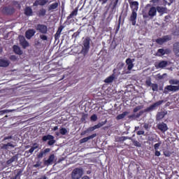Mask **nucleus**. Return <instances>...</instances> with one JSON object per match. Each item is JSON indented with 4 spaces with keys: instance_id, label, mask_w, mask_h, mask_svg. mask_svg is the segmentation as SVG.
<instances>
[{
    "instance_id": "nucleus-1",
    "label": "nucleus",
    "mask_w": 179,
    "mask_h": 179,
    "mask_svg": "<svg viewBox=\"0 0 179 179\" xmlns=\"http://www.w3.org/2000/svg\"><path fill=\"white\" fill-rule=\"evenodd\" d=\"M129 3L131 9V14L130 15L129 20L131 22L132 26H135L136 24V19H138L137 12L138 9H139V2L131 1V0H129Z\"/></svg>"
},
{
    "instance_id": "nucleus-2",
    "label": "nucleus",
    "mask_w": 179,
    "mask_h": 179,
    "mask_svg": "<svg viewBox=\"0 0 179 179\" xmlns=\"http://www.w3.org/2000/svg\"><path fill=\"white\" fill-rule=\"evenodd\" d=\"M163 103H164V100L158 101L154 103L153 104L150 105L149 107L145 108L144 110L139 111V113H137L136 115V118H139V117H141L143 114V113H150V111H153L154 110H156V108H157V107H159V106H162V104H163Z\"/></svg>"
},
{
    "instance_id": "nucleus-3",
    "label": "nucleus",
    "mask_w": 179,
    "mask_h": 179,
    "mask_svg": "<svg viewBox=\"0 0 179 179\" xmlns=\"http://www.w3.org/2000/svg\"><path fill=\"white\" fill-rule=\"evenodd\" d=\"M83 46L81 50V54H83V55H87L89 50H90V38H85V39L83 41Z\"/></svg>"
},
{
    "instance_id": "nucleus-4",
    "label": "nucleus",
    "mask_w": 179,
    "mask_h": 179,
    "mask_svg": "<svg viewBox=\"0 0 179 179\" xmlns=\"http://www.w3.org/2000/svg\"><path fill=\"white\" fill-rule=\"evenodd\" d=\"M157 15V10L156 9V7L152 6L148 10V13H143V19H149V17H151V19H153L155 16Z\"/></svg>"
},
{
    "instance_id": "nucleus-5",
    "label": "nucleus",
    "mask_w": 179,
    "mask_h": 179,
    "mask_svg": "<svg viewBox=\"0 0 179 179\" xmlns=\"http://www.w3.org/2000/svg\"><path fill=\"white\" fill-rule=\"evenodd\" d=\"M47 141H48V146H52V145H54L56 142L55 138L54 137V136L51 134H48L42 137L43 142H47Z\"/></svg>"
},
{
    "instance_id": "nucleus-6",
    "label": "nucleus",
    "mask_w": 179,
    "mask_h": 179,
    "mask_svg": "<svg viewBox=\"0 0 179 179\" xmlns=\"http://www.w3.org/2000/svg\"><path fill=\"white\" fill-rule=\"evenodd\" d=\"M83 176V169L80 168H76L73 169L71 173L72 179H79Z\"/></svg>"
},
{
    "instance_id": "nucleus-7",
    "label": "nucleus",
    "mask_w": 179,
    "mask_h": 179,
    "mask_svg": "<svg viewBox=\"0 0 179 179\" xmlns=\"http://www.w3.org/2000/svg\"><path fill=\"white\" fill-rule=\"evenodd\" d=\"M106 124H107V120H106L103 122H101L93 127H89L87 130L84 131V134H87V132H93V131L96 129H99V128H101V127H103V125H106Z\"/></svg>"
},
{
    "instance_id": "nucleus-8",
    "label": "nucleus",
    "mask_w": 179,
    "mask_h": 179,
    "mask_svg": "<svg viewBox=\"0 0 179 179\" xmlns=\"http://www.w3.org/2000/svg\"><path fill=\"white\" fill-rule=\"evenodd\" d=\"M36 30L39 31L41 34H47L48 32V27L45 24H38L35 26Z\"/></svg>"
},
{
    "instance_id": "nucleus-9",
    "label": "nucleus",
    "mask_w": 179,
    "mask_h": 179,
    "mask_svg": "<svg viewBox=\"0 0 179 179\" xmlns=\"http://www.w3.org/2000/svg\"><path fill=\"white\" fill-rule=\"evenodd\" d=\"M120 0H115L112 7L110 8V10L109 12V15L107 17V20H113V17L114 16V13H115V9H117V6L118 5V2Z\"/></svg>"
},
{
    "instance_id": "nucleus-10",
    "label": "nucleus",
    "mask_w": 179,
    "mask_h": 179,
    "mask_svg": "<svg viewBox=\"0 0 179 179\" xmlns=\"http://www.w3.org/2000/svg\"><path fill=\"white\" fill-rule=\"evenodd\" d=\"M145 85L148 87H151L152 92H159V85L156 83H152V78H148L145 81Z\"/></svg>"
},
{
    "instance_id": "nucleus-11",
    "label": "nucleus",
    "mask_w": 179,
    "mask_h": 179,
    "mask_svg": "<svg viewBox=\"0 0 179 179\" xmlns=\"http://www.w3.org/2000/svg\"><path fill=\"white\" fill-rule=\"evenodd\" d=\"M171 35H166V36H164L162 38H157L155 41L157 44H159V45H162V44H164V43H167V41H171Z\"/></svg>"
},
{
    "instance_id": "nucleus-12",
    "label": "nucleus",
    "mask_w": 179,
    "mask_h": 179,
    "mask_svg": "<svg viewBox=\"0 0 179 179\" xmlns=\"http://www.w3.org/2000/svg\"><path fill=\"white\" fill-rule=\"evenodd\" d=\"M170 52H171V50H170V49L169 48H161V49H158L157 52L156 53V56L157 57H163L164 55H169V54H170Z\"/></svg>"
},
{
    "instance_id": "nucleus-13",
    "label": "nucleus",
    "mask_w": 179,
    "mask_h": 179,
    "mask_svg": "<svg viewBox=\"0 0 179 179\" xmlns=\"http://www.w3.org/2000/svg\"><path fill=\"white\" fill-rule=\"evenodd\" d=\"M178 90H179V86L168 85V86L165 87L164 93L165 94H167L169 93V92H177Z\"/></svg>"
},
{
    "instance_id": "nucleus-14",
    "label": "nucleus",
    "mask_w": 179,
    "mask_h": 179,
    "mask_svg": "<svg viewBox=\"0 0 179 179\" xmlns=\"http://www.w3.org/2000/svg\"><path fill=\"white\" fill-rule=\"evenodd\" d=\"M2 11L4 15H13L15 13V9L9 6L4 7Z\"/></svg>"
},
{
    "instance_id": "nucleus-15",
    "label": "nucleus",
    "mask_w": 179,
    "mask_h": 179,
    "mask_svg": "<svg viewBox=\"0 0 179 179\" xmlns=\"http://www.w3.org/2000/svg\"><path fill=\"white\" fill-rule=\"evenodd\" d=\"M134 62H135V59L127 58L126 59V64L127 65L128 71H132V69L134 66Z\"/></svg>"
},
{
    "instance_id": "nucleus-16",
    "label": "nucleus",
    "mask_w": 179,
    "mask_h": 179,
    "mask_svg": "<svg viewBox=\"0 0 179 179\" xmlns=\"http://www.w3.org/2000/svg\"><path fill=\"white\" fill-rule=\"evenodd\" d=\"M36 34V30L34 29H28L25 32V37L27 40H31V37H33Z\"/></svg>"
},
{
    "instance_id": "nucleus-17",
    "label": "nucleus",
    "mask_w": 179,
    "mask_h": 179,
    "mask_svg": "<svg viewBox=\"0 0 179 179\" xmlns=\"http://www.w3.org/2000/svg\"><path fill=\"white\" fill-rule=\"evenodd\" d=\"M157 128L158 129H159L160 131L163 132V134H164V132H166V131L169 129V127H167V124L164 122L159 123L157 124Z\"/></svg>"
},
{
    "instance_id": "nucleus-18",
    "label": "nucleus",
    "mask_w": 179,
    "mask_h": 179,
    "mask_svg": "<svg viewBox=\"0 0 179 179\" xmlns=\"http://www.w3.org/2000/svg\"><path fill=\"white\" fill-rule=\"evenodd\" d=\"M48 3V0H36L33 4V6H44Z\"/></svg>"
},
{
    "instance_id": "nucleus-19",
    "label": "nucleus",
    "mask_w": 179,
    "mask_h": 179,
    "mask_svg": "<svg viewBox=\"0 0 179 179\" xmlns=\"http://www.w3.org/2000/svg\"><path fill=\"white\" fill-rule=\"evenodd\" d=\"M115 71H117V69H113V74L106 78L105 83H112V82H114V79H115Z\"/></svg>"
},
{
    "instance_id": "nucleus-20",
    "label": "nucleus",
    "mask_w": 179,
    "mask_h": 179,
    "mask_svg": "<svg viewBox=\"0 0 179 179\" xmlns=\"http://www.w3.org/2000/svg\"><path fill=\"white\" fill-rule=\"evenodd\" d=\"M97 136L96 134H93L91 136H89L87 137H85L80 140V143H86V142L90 141V139H94V138H96Z\"/></svg>"
},
{
    "instance_id": "nucleus-21",
    "label": "nucleus",
    "mask_w": 179,
    "mask_h": 179,
    "mask_svg": "<svg viewBox=\"0 0 179 179\" xmlns=\"http://www.w3.org/2000/svg\"><path fill=\"white\" fill-rule=\"evenodd\" d=\"M54 159H55V155L54 154L50 155L48 160L44 161L45 166H50L54 162Z\"/></svg>"
},
{
    "instance_id": "nucleus-22",
    "label": "nucleus",
    "mask_w": 179,
    "mask_h": 179,
    "mask_svg": "<svg viewBox=\"0 0 179 179\" xmlns=\"http://www.w3.org/2000/svg\"><path fill=\"white\" fill-rule=\"evenodd\" d=\"M13 50L15 54H17V55H23V51L22 50V49H20V47H19L17 45H13Z\"/></svg>"
},
{
    "instance_id": "nucleus-23",
    "label": "nucleus",
    "mask_w": 179,
    "mask_h": 179,
    "mask_svg": "<svg viewBox=\"0 0 179 179\" xmlns=\"http://www.w3.org/2000/svg\"><path fill=\"white\" fill-rule=\"evenodd\" d=\"M24 15L26 16H32L33 15V9H31V7L27 6L24 9Z\"/></svg>"
},
{
    "instance_id": "nucleus-24",
    "label": "nucleus",
    "mask_w": 179,
    "mask_h": 179,
    "mask_svg": "<svg viewBox=\"0 0 179 179\" xmlns=\"http://www.w3.org/2000/svg\"><path fill=\"white\" fill-rule=\"evenodd\" d=\"M173 52L177 57H179V42H176L173 44Z\"/></svg>"
},
{
    "instance_id": "nucleus-25",
    "label": "nucleus",
    "mask_w": 179,
    "mask_h": 179,
    "mask_svg": "<svg viewBox=\"0 0 179 179\" xmlns=\"http://www.w3.org/2000/svg\"><path fill=\"white\" fill-rule=\"evenodd\" d=\"M10 62L8 60H5L3 59H0V66L2 68H6L8 65H10Z\"/></svg>"
},
{
    "instance_id": "nucleus-26",
    "label": "nucleus",
    "mask_w": 179,
    "mask_h": 179,
    "mask_svg": "<svg viewBox=\"0 0 179 179\" xmlns=\"http://www.w3.org/2000/svg\"><path fill=\"white\" fill-rule=\"evenodd\" d=\"M78 8H76L71 13L67 16V20H71V19H72V17H73L74 16H78Z\"/></svg>"
},
{
    "instance_id": "nucleus-27",
    "label": "nucleus",
    "mask_w": 179,
    "mask_h": 179,
    "mask_svg": "<svg viewBox=\"0 0 179 179\" xmlns=\"http://www.w3.org/2000/svg\"><path fill=\"white\" fill-rule=\"evenodd\" d=\"M156 68L159 69V68H166L167 66V61H162L159 62L158 64L155 65Z\"/></svg>"
},
{
    "instance_id": "nucleus-28",
    "label": "nucleus",
    "mask_w": 179,
    "mask_h": 179,
    "mask_svg": "<svg viewBox=\"0 0 179 179\" xmlns=\"http://www.w3.org/2000/svg\"><path fill=\"white\" fill-rule=\"evenodd\" d=\"M155 8L158 13H162L163 15V13H166L167 12V8L166 7H162L158 6Z\"/></svg>"
},
{
    "instance_id": "nucleus-29",
    "label": "nucleus",
    "mask_w": 179,
    "mask_h": 179,
    "mask_svg": "<svg viewBox=\"0 0 179 179\" xmlns=\"http://www.w3.org/2000/svg\"><path fill=\"white\" fill-rule=\"evenodd\" d=\"M128 114H129V113H128V111H124L122 114L118 115L116 117V120H124V118L125 117H127V115H128Z\"/></svg>"
},
{
    "instance_id": "nucleus-30",
    "label": "nucleus",
    "mask_w": 179,
    "mask_h": 179,
    "mask_svg": "<svg viewBox=\"0 0 179 179\" xmlns=\"http://www.w3.org/2000/svg\"><path fill=\"white\" fill-rule=\"evenodd\" d=\"M58 6H59V3H58V2H55V3L50 4L48 6V10H54V9H57V8H58Z\"/></svg>"
},
{
    "instance_id": "nucleus-31",
    "label": "nucleus",
    "mask_w": 179,
    "mask_h": 179,
    "mask_svg": "<svg viewBox=\"0 0 179 179\" xmlns=\"http://www.w3.org/2000/svg\"><path fill=\"white\" fill-rule=\"evenodd\" d=\"M9 146H10V148H15V145H13V144H12V143H8L7 144H3L1 147V149H3V150H8V149H9Z\"/></svg>"
},
{
    "instance_id": "nucleus-32",
    "label": "nucleus",
    "mask_w": 179,
    "mask_h": 179,
    "mask_svg": "<svg viewBox=\"0 0 179 179\" xmlns=\"http://www.w3.org/2000/svg\"><path fill=\"white\" fill-rule=\"evenodd\" d=\"M20 45H22V48H24V49L27 48V47H29V45H30L29 42L27 41H26V39H24V38L23 41H20Z\"/></svg>"
},
{
    "instance_id": "nucleus-33",
    "label": "nucleus",
    "mask_w": 179,
    "mask_h": 179,
    "mask_svg": "<svg viewBox=\"0 0 179 179\" xmlns=\"http://www.w3.org/2000/svg\"><path fill=\"white\" fill-rule=\"evenodd\" d=\"M46 13H47V10L45 8H41L38 10L37 15L40 17L41 16H45Z\"/></svg>"
},
{
    "instance_id": "nucleus-34",
    "label": "nucleus",
    "mask_w": 179,
    "mask_h": 179,
    "mask_svg": "<svg viewBox=\"0 0 179 179\" xmlns=\"http://www.w3.org/2000/svg\"><path fill=\"white\" fill-rule=\"evenodd\" d=\"M17 159H18L17 155H14L7 161V164H12V163H13V162H16Z\"/></svg>"
},
{
    "instance_id": "nucleus-35",
    "label": "nucleus",
    "mask_w": 179,
    "mask_h": 179,
    "mask_svg": "<svg viewBox=\"0 0 179 179\" xmlns=\"http://www.w3.org/2000/svg\"><path fill=\"white\" fill-rule=\"evenodd\" d=\"M36 149H38V145L37 144V143H34L33 144V146L29 150V153H33V152H34Z\"/></svg>"
},
{
    "instance_id": "nucleus-36",
    "label": "nucleus",
    "mask_w": 179,
    "mask_h": 179,
    "mask_svg": "<svg viewBox=\"0 0 179 179\" xmlns=\"http://www.w3.org/2000/svg\"><path fill=\"white\" fill-rule=\"evenodd\" d=\"M166 114H167L166 112H159L157 113V117L158 120H162V118L166 117Z\"/></svg>"
},
{
    "instance_id": "nucleus-37",
    "label": "nucleus",
    "mask_w": 179,
    "mask_h": 179,
    "mask_svg": "<svg viewBox=\"0 0 179 179\" xmlns=\"http://www.w3.org/2000/svg\"><path fill=\"white\" fill-rule=\"evenodd\" d=\"M143 107H145L143 105L136 106V108H134L133 113H138V111H139V110H142Z\"/></svg>"
},
{
    "instance_id": "nucleus-38",
    "label": "nucleus",
    "mask_w": 179,
    "mask_h": 179,
    "mask_svg": "<svg viewBox=\"0 0 179 179\" xmlns=\"http://www.w3.org/2000/svg\"><path fill=\"white\" fill-rule=\"evenodd\" d=\"M59 132L61 135H66L68 134V130L66 129V128L62 127L59 129Z\"/></svg>"
},
{
    "instance_id": "nucleus-39",
    "label": "nucleus",
    "mask_w": 179,
    "mask_h": 179,
    "mask_svg": "<svg viewBox=\"0 0 179 179\" xmlns=\"http://www.w3.org/2000/svg\"><path fill=\"white\" fill-rule=\"evenodd\" d=\"M41 40H43V41H47V40H48V37L47 36V35H45V34H42L39 36Z\"/></svg>"
},
{
    "instance_id": "nucleus-40",
    "label": "nucleus",
    "mask_w": 179,
    "mask_h": 179,
    "mask_svg": "<svg viewBox=\"0 0 179 179\" xmlns=\"http://www.w3.org/2000/svg\"><path fill=\"white\" fill-rule=\"evenodd\" d=\"M23 173V169H20L17 174L15 175V178L17 179H20V177Z\"/></svg>"
},
{
    "instance_id": "nucleus-41",
    "label": "nucleus",
    "mask_w": 179,
    "mask_h": 179,
    "mask_svg": "<svg viewBox=\"0 0 179 179\" xmlns=\"http://www.w3.org/2000/svg\"><path fill=\"white\" fill-rule=\"evenodd\" d=\"M87 117H89L87 114L86 113L83 114L81 117L82 122H86V120H87Z\"/></svg>"
},
{
    "instance_id": "nucleus-42",
    "label": "nucleus",
    "mask_w": 179,
    "mask_h": 179,
    "mask_svg": "<svg viewBox=\"0 0 179 179\" xmlns=\"http://www.w3.org/2000/svg\"><path fill=\"white\" fill-rule=\"evenodd\" d=\"M151 3H153L154 6H156V5H160V0H151L150 1Z\"/></svg>"
},
{
    "instance_id": "nucleus-43",
    "label": "nucleus",
    "mask_w": 179,
    "mask_h": 179,
    "mask_svg": "<svg viewBox=\"0 0 179 179\" xmlns=\"http://www.w3.org/2000/svg\"><path fill=\"white\" fill-rule=\"evenodd\" d=\"M169 83H170V85H179V80H170Z\"/></svg>"
},
{
    "instance_id": "nucleus-44",
    "label": "nucleus",
    "mask_w": 179,
    "mask_h": 179,
    "mask_svg": "<svg viewBox=\"0 0 179 179\" xmlns=\"http://www.w3.org/2000/svg\"><path fill=\"white\" fill-rule=\"evenodd\" d=\"M128 139L127 137L125 136H121L117 138V142H124V141H127Z\"/></svg>"
},
{
    "instance_id": "nucleus-45",
    "label": "nucleus",
    "mask_w": 179,
    "mask_h": 179,
    "mask_svg": "<svg viewBox=\"0 0 179 179\" xmlns=\"http://www.w3.org/2000/svg\"><path fill=\"white\" fill-rule=\"evenodd\" d=\"M8 113H10V110H0V115H4V114H6Z\"/></svg>"
},
{
    "instance_id": "nucleus-46",
    "label": "nucleus",
    "mask_w": 179,
    "mask_h": 179,
    "mask_svg": "<svg viewBox=\"0 0 179 179\" xmlns=\"http://www.w3.org/2000/svg\"><path fill=\"white\" fill-rule=\"evenodd\" d=\"M91 121H94L96 122V120H97V115L94 114L91 116L90 117Z\"/></svg>"
},
{
    "instance_id": "nucleus-47",
    "label": "nucleus",
    "mask_w": 179,
    "mask_h": 179,
    "mask_svg": "<svg viewBox=\"0 0 179 179\" xmlns=\"http://www.w3.org/2000/svg\"><path fill=\"white\" fill-rule=\"evenodd\" d=\"M160 145H162V142H159V143H155V144L154 145V149H155V150H157V149H159V148H160Z\"/></svg>"
},
{
    "instance_id": "nucleus-48",
    "label": "nucleus",
    "mask_w": 179,
    "mask_h": 179,
    "mask_svg": "<svg viewBox=\"0 0 179 179\" xmlns=\"http://www.w3.org/2000/svg\"><path fill=\"white\" fill-rule=\"evenodd\" d=\"M59 37H61V34L56 32L55 34V40L57 41V40H59Z\"/></svg>"
},
{
    "instance_id": "nucleus-49",
    "label": "nucleus",
    "mask_w": 179,
    "mask_h": 179,
    "mask_svg": "<svg viewBox=\"0 0 179 179\" xmlns=\"http://www.w3.org/2000/svg\"><path fill=\"white\" fill-rule=\"evenodd\" d=\"M133 143L134 146H136V148H141V143H139L138 141H133Z\"/></svg>"
},
{
    "instance_id": "nucleus-50",
    "label": "nucleus",
    "mask_w": 179,
    "mask_h": 179,
    "mask_svg": "<svg viewBox=\"0 0 179 179\" xmlns=\"http://www.w3.org/2000/svg\"><path fill=\"white\" fill-rule=\"evenodd\" d=\"M10 61H17V57H16V55H11L10 56Z\"/></svg>"
},
{
    "instance_id": "nucleus-51",
    "label": "nucleus",
    "mask_w": 179,
    "mask_h": 179,
    "mask_svg": "<svg viewBox=\"0 0 179 179\" xmlns=\"http://www.w3.org/2000/svg\"><path fill=\"white\" fill-rule=\"evenodd\" d=\"M64 26H62V25H61L59 28H58V29H57V33H59V34H61V33H62V30H64Z\"/></svg>"
},
{
    "instance_id": "nucleus-52",
    "label": "nucleus",
    "mask_w": 179,
    "mask_h": 179,
    "mask_svg": "<svg viewBox=\"0 0 179 179\" xmlns=\"http://www.w3.org/2000/svg\"><path fill=\"white\" fill-rule=\"evenodd\" d=\"M79 34H80V31H77L75 32L73 35H72V38H76V37H78V36H79Z\"/></svg>"
},
{
    "instance_id": "nucleus-53",
    "label": "nucleus",
    "mask_w": 179,
    "mask_h": 179,
    "mask_svg": "<svg viewBox=\"0 0 179 179\" xmlns=\"http://www.w3.org/2000/svg\"><path fill=\"white\" fill-rule=\"evenodd\" d=\"M173 36H179V27L173 33Z\"/></svg>"
},
{
    "instance_id": "nucleus-54",
    "label": "nucleus",
    "mask_w": 179,
    "mask_h": 179,
    "mask_svg": "<svg viewBox=\"0 0 179 179\" xmlns=\"http://www.w3.org/2000/svg\"><path fill=\"white\" fill-rule=\"evenodd\" d=\"M44 155H45L44 152L43 151H41L39 152V154L38 155V159H41L42 157H43Z\"/></svg>"
},
{
    "instance_id": "nucleus-55",
    "label": "nucleus",
    "mask_w": 179,
    "mask_h": 179,
    "mask_svg": "<svg viewBox=\"0 0 179 179\" xmlns=\"http://www.w3.org/2000/svg\"><path fill=\"white\" fill-rule=\"evenodd\" d=\"M117 66H119V68H120V69H121L124 68V66H125V63L120 62V63H118Z\"/></svg>"
},
{
    "instance_id": "nucleus-56",
    "label": "nucleus",
    "mask_w": 179,
    "mask_h": 179,
    "mask_svg": "<svg viewBox=\"0 0 179 179\" xmlns=\"http://www.w3.org/2000/svg\"><path fill=\"white\" fill-rule=\"evenodd\" d=\"M136 135H145V131H143V130H140V131H138L137 132H136Z\"/></svg>"
},
{
    "instance_id": "nucleus-57",
    "label": "nucleus",
    "mask_w": 179,
    "mask_h": 179,
    "mask_svg": "<svg viewBox=\"0 0 179 179\" xmlns=\"http://www.w3.org/2000/svg\"><path fill=\"white\" fill-rule=\"evenodd\" d=\"M99 2H100L101 5H106V3L108 2V0H99Z\"/></svg>"
},
{
    "instance_id": "nucleus-58",
    "label": "nucleus",
    "mask_w": 179,
    "mask_h": 179,
    "mask_svg": "<svg viewBox=\"0 0 179 179\" xmlns=\"http://www.w3.org/2000/svg\"><path fill=\"white\" fill-rule=\"evenodd\" d=\"M149 142H152V143H153V142H157V139L153 137H151L149 138Z\"/></svg>"
},
{
    "instance_id": "nucleus-59",
    "label": "nucleus",
    "mask_w": 179,
    "mask_h": 179,
    "mask_svg": "<svg viewBox=\"0 0 179 179\" xmlns=\"http://www.w3.org/2000/svg\"><path fill=\"white\" fill-rule=\"evenodd\" d=\"M41 166V162H37L36 164L34 165V167L37 169L38 167H40Z\"/></svg>"
},
{
    "instance_id": "nucleus-60",
    "label": "nucleus",
    "mask_w": 179,
    "mask_h": 179,
    "mask_svg": "<svg viewBox=\"0 0 179 179\" xmlns=\"http://www.w3.org/2000/svg\"><path fill=\"white\" fill-rule=\"evenodd\" d=\"M143 128L145 129V131H149V124L148 123L144 124Z\"/></svg>"
},
{
    "instance_id": "nucleus-61",
    "label": "nucleus",
    "mask_w": 179,
    "mask_h": 179,
    "mask_svg": "<svg viewBox=\"0 0 179 179\" xmlns=\"http://www.w3.org/2000/svg\"><path fill=\"white\" fill-rule=\"evenodd\" d=\"M164 156H166V157H170V156H171V154L169 151H164Z\"/></svg>"
},
{
    "instance_id": "nucleus-62",
    "label": "nucleus",
    "mask_w": 179,
    "mask_h": 179,
    "mask_svg": "<svg viewBox=\"0 0 179 179\" xmlns=\"http://www.w3.org/2000/svg\"><path fill=\"white\" fill-rule=\"evenodd\" d=\"M51 152V149L50 148H46L43 150V153L45 155V153H50Z\"/></svg>"
},
{
    "instance_id": "nucleus-63",
    "label": "nucleus",
    "mask_w": 179,
    "mask_h": 179,
    "mask_svg": "<svg viewBox=\"0 0 179 179\" xmlns=\"http://www.w3.org/2000/svg\"><path fill=\"white\" fill-rule=\"evenodd\" d=\"M12 136H6L3 138V141H8V139H12Z\"/></svg>"
},
{
    "instance_id": "nucleus-64",
    "label": "nucleus",
    "mask_w": 179,
    "mask_h": 179,
    "mask_svg": "<svg viewBox=\"0 0 179 179\" xmlns=\"http://www.w3.org/2000/svg\"><path fill=\"white\" fill-rule=\"evenodd\" d=\"M157 77L158 79H159V80H162V79L164 78L163 76L160 75V74H157Z\"/></svg>"
}]
</instances>
